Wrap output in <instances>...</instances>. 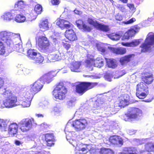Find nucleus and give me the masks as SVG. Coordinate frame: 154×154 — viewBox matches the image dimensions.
Returning <instances> with one entry per match:
<instances>
[{"instance_id": "nucleus-1", "label": "nucleus", "mask_w": 154, "mask_h": 154, "mask_svg": "<svg viewBox=\"0 0 154 154\" xmlns=\"http://www.w3.org/2000/svg\"><path fill=\"white\" fill-rule=\"evenodd\" d=\"M67 89L62 82H59L52 91V94L56 99L63 100L66 97Z\"/></svg>"}, {"instance_id": "nucleus-2", "label": "nucleus", "mask_w": 154, "mask_h": 154, "mask_svg": "<svg viewBox=\"0 0 154 154\" xmlns=\"http://www.w3.org/2000/svg\"><path fill=\"white\" fill-rule=\"evenodd\" d=\"M98 82H81L75 86V92L82 95L88 90L93 88L98 85Z\"/></svg>"}, {"instance_id": "nucleus-3", "label": "nucleus", "mask_w": 154, "mask_h": 154, "mask_svg": "<svg viewBox=\"0 0 154 154\" xmlns=\"http://www.w3.org/2000/svg\"><path fill=\"white\" fill-rule=\"evenodd\" d=\"M154 44V33L152 32H149L147 35L144 42L142 43L140 46L141 48V52L145 53L151 49V46Z\"/></svg>"}, {"instance_id": "nucleus-4", "label": "nucleus", "mask_w": 154, "mask_h": 154, "mask_svg": "<svg viewBox=\"0 0 154 154\" xmlns=\"http://www.w3.org/2000/svg\"><path fill=\"white\" fill-rule=\"evenodd\" d=\"M36 45L41 51L47 50L50 46V42L45 36H39L35 38Z\"/></svg>"}, {"instance_id": "nucleus-5", "label": "nucleus", "mask_w": 154, "mask_h": 154, "mask_svg": "<svg viewBox=\"0 0 154 154\" xmlns=\"http://www.w3.org/2000/svg\"><path fill=\"white\" fill-rule=\"evenodd\" d=\"M148 88L146 84L143 82H140L137 85L136 94L140 99H143L149 93Z\"/></svg>"}, {"instance_id": "nucleus-6", "label": "nucleus", "mask_w": 154, "mask_h": 154, "mask_svg": "<svg viewBox=\"0 0 154 154\" xmlns=\"http://www.w3.org/2000/svg\"><path fill=\"white\" fill-rule=\"evenodd\" d=\"M34 122V120L32 118L22 119L19 123L20 130L23 132H27L32 129Z\"/></svg>"}, {"instance_id": "nucleus-7", "label": "nucleus", "mask_w": 154, "mask_h": 154, "mask_svg": "<svg viewBox=\"0 0 154 154\" xmlns=\"http://www.w3.org/2000/svg\"><path fill=\"white\" fill-rule=\"evenodd\" d=\"M142 113V111L140 109L136 107L132 108L130 112L124 116V120L126 121L129 122L136 120Z\"/></svg>"}, {"instance_id": "nucleus-8", "label": "nucleus", "mask_w": 154, "mask_h": 154, "mask_svg": "<svg viewBox=\"0 0 154 154\" xmlns=\"http://www.w3.org/2000/svg\"><path fill=\"white\" fill-rule=\"evenodd\" d=\"M13 33L6 31H3L0 32V38L1 41L3 44L6 45L10 47L13 44L11 38L13 35Z\"/></svg>"}, {"instance_id": "nucleus-9", "label": "nucleus", "mask_w": 154, "mask_h": 154, "mask_svg": "<svg viewBox=\"0 0 154 154\" xmlns=\"http://www.w3.org/2000/svg\"><path fill=\"white\" fill-rule=\"evenodd\" d=\"M86 120L84 118L76 119L72 122V126L79 130L84 129L87 125Z\"/></svg>"}, {"instance_id": "nucleus-10", "label": "nucleus", "mask_w": 154, "mask_h": 154, "mask_svg": "<svg viewBox=\"0 0 154 154\" xmlns=\"http://www.w3.org/2000/svg\"><path fill=\"white\" fill-rule=\"evenodd\" d=\"M141 75V79L146 84H149L153 82V75L150 71H145L142 72Z\"/></svg>"}, {"instance_id": "nucleus-11", "label": "nucleus", "mask_w": 154, "mask_h": 154, "mask_svg": "<svg viewBox=\"0 0 154 154\" xmlns=\"http://www.w3.org/2000/svg\"><path fill=\"white\" fill-rule=\"evenodd\" d=\"M43 136L47 146H52L54 145L56 139L53 133H47L44 134Z\"/></svg>"}, {"instance_id": "nucleus-12", "label": "nucleus", "mask_w": 154, "mask_h": 154, "mask_svg": "<svg viewBox=\"0 0 154 154\" xmlns=\"http://www.w3.org/2000/svg\"><path fill=\"white\" fill-rule=\"evenodd\" d=\"M43 82L40 79H38L32 84L30 85L31 88L36 94L39 92L43 88Z\"/></svg>"}, {"instance_id": "nucleus-13", "label": "nucleus", "mask_w": 154, "mask_h": 154, "mask_svg": "<svg viewBox=\"0 0 154 154\" xmlns=\"http://www.w3.org/2000/svg\"><path fill=\"white\" fill-rule=\"evenodd\" d=\"M17 101L16 97H13L12 98L6 99L4 101L3 104L6 108H11L15 106Z\"/></svg>"}, {"instance_id": "nucleus-14", "label": "nucleus", "mask_w": 154, "mask_h": 154, "mask_svg": "<svg viewBox=\"0 0 154 154\" xmlns=\"http://www.w3.org/2000/svg\"><path fill=\"white\" fill-rule=\"evenodd\" d=\"M77 26L80 29H82L84 31L90 32L92 29L90 26L84 23L83 21L81 20H79L76 21Z\"/></svg>"}, {"instance_id": "nucleus-15", "label": "nucleus", "mask_w": 154, "mask_h": 154, "mask_svg": "<svg viewBox=\"0 0 154 154\" xmlns=\"http://www.w3.org/2000/svg\"><path fill=\"white\" fill-rule=\"evenodd\" d=\"M135 57L134 54H129L120 58L119 61L122 65L127 64L133 60Z\"/></svg>"}, {"instance_id": "nucleus-16", "label": "nucleus", "mask_w": 154, "mask_h": 154, "mask_svg": "<svg viewBox=\"0 0 154 154\" xmlns=\"http://www.w3.org/2000/svg\"><path fill=\"white\" fill-rule=\"evenodd\" d=\"M65 37L70 41H73L77 40V37L73 30L72 29L66 31L65 34Z\"/></svg>"}, {"instance_id": "nucleus-17", "label": "nucleus", "mask_w": 154, "mask_h": 154, "mask_svg": "<svg viewBox=\"0 0 154 154\" xmlns=\"http://www.w3.org/2000/svg\"><path fill=\"white\" fill-rule=\"evenodd\" d=\"M18 125L15 123L11 124L9 126L8 132L9 134L14 136V135L18 133Z\"/></svg>"}, {"instance_id": "nucleus-18", "label": "nucleus", "mask_w": 154, "mask_h": 154, "mask_svg": "<svg viewBox=\"0 0 154 154\" xmlns=\"http://www.w3.org/2000/svg\"><path fill=\"white\" fill-rule=\"evenodd\" d=\"M56 25L62 29L70 27V23L64 19H59L56 22Z\"/></svg>"}, {"instance_id": "nucleus-19", "label": "nucleus", "mask_w": 154, "mask_h": 154, "mask_svg": "<svg viewBox=\"0 0 154 154\" xmlns=\"http://www.w3.org/2000/svg\"><path fill=\"white\" fill-rule=\"evenodd\" d=\"M108 48L111 52L116 54L122 55L125 54L126 52V50L125 48H116L108 47Z\"/></svg>"}, {"instance_id": "nucleus-20", "label": "nucleus", "mask_w": 154, "mask_h": 154, "mask_svg": "<svg viewBox=\"0 0 154 154\" xmlns=\"http://www.w3.org/2000/svg\"><path fill=\"white\" fill-rule=\"evenodd\" d=\"M109 142L112 144H122L123 141L122 139L119 138V137L116 135L110 136L109 139Z\"/></svg>"}, {"instance_id": "nucleus-21", "label": "nucleus", "mask_w": 154, "mask_h": 154, "mask_svg": "<svg viewBox=\"0 0 154 154\" xmlns=\"http://www.w3.org/2000/svg\"><path fill=\"white\" fill-rule=\"evenodd\" d=\"M0 94L5 99L12 98L13 97H16L12 94L11 91L5 88H1V90H0Z\"/></svg>"}, {"instance_id": "nucleus-22", "label": "nucleus", "mask_w": 154, "mask_h": 154, "mask_svg": "<svg viewBox=\"0 0 154 154\" xmlns=\"http://www.w3.org/2000/svg\"><path fill=\"white\" fill-rule=\"evenodd\" d=\"M119 154H137V150L135 148L133 147H125Z\"/></svg>"}, {"instance_id": "nucleus-23", "label": "nucleus", "mask_w": 154, "mask_h": 154, "mask_svg": "<svg viewBox=\"0 0 154 154\" xmlns=\"http://www.w3.org/2000/svg\"><path fill=\"white\" fill-rule=\"evenodd\" d=\"M81 65V63L79 61H75L71 63L69 68L73 72H79V68Z\"/></svg>"}, {"instance_id": "nucleus-24", "label": "nucleus", "mask_w": 154, "mask_h": 154, "mask_svg": "<svg viewBox=\"0 0 154 154\" xmlns=\"http://www.w3.org/2000/svg\"><path fill=\"white\" fill-rule=\"evenodd\" d=\"M140 43V39H135L130 42L126 43L123 42L122 44L124 46L129 47H136Z\"/></svg>"}, {"instance_id": "nucleus-25", "label": "nucleus", "mask_w": 154, "mask_h": 154, "mask_svg": "<svg viewBox=\"0 0 154 154\" xmlns=\"http://www.w3.org/2000/svg\"><path fill=\"white\" fill-rule=\"evenodd\" d=\"M87 59L85 60V64L86 67H91L92 66H94V57L93 56L88 54Z\"/></svg>"}, {"instance_id": "nucleus-26", "label": "nucleus", "mask_w": 154, "mask_h": 154, "mask_svg": "<svg viewBox=\"0 0 154 154\" xmlns=\"http://www.w3.org/2000/svg\"><path fill=\"white\" fill-rule=\"evenodd\" d=\"M49 23L48 19H45L42 20L39 24V26L40 29L44 31L48 30L49 28Z\"/></svg>"}, {"instance_id": "nucleus-27", "label": "nucleus", "mask_w": 154, "mask_h": 154, "mask_svg": "<svg viewBox=\"0 0 154 154\" xmlns=\"http://www.w3.org/2000/svg\"><path fill=\"white\" fill-rule=\"evenodd\" d=\"M106 61V65L109 68L115 69L117 66V64L116 60L113 59L105 58Z\"/></svg>"}, {"instance_id": "nucleus-28", "label": "nucleus", "mask_w": 154, "mask_h": 154, "mask_svg": "<svg viewBox=\"0 0 154 154\" xmlns=\"http://www.w3.org/2000/svg\"><path fill=\"white\" fill-rule=\"evenodd\" d=\"M103 59L100 57H97L95 59H94V66L100 68L103 66Z\"/></svg>"}, {"instance_id": "nucleus-29", "label": "nucleus", "mask_w": 154, "mask_h": 154, "mask_svg": "<svg viewBox=\"0 0 154 154\" xmlns=\"http://www.w3.org/2000/svg\"><path fill=\"white\" fill-rule=\"evenodd\" d=\"M36 94L30 88L29 90L23 93V97L28 99L30 100H32L34 95Z\"/></svg>"}, {"instance_id": "nucleus-30", "label": "nucleus", "mask_w": 154, "mask_h": 154, "mask_svg": "<svg viewBox=\"0 0 154 154\" xmlns=\"http://www.w3.org/2000/svg\"><path fill=\"white\" fill-rule=\"evenodd\" d=\"M100 154H114V151L110 149L102 147L99 151Z\"/></svg>"}, {"instance_id": "nucleus-31", "label": "nucleus", "mask_w": 154, "mask_h": 154, "mask_svg": "<svg viewBox=\"0 0 154 154\" xmlns=\"http://www.w3.org/2000/svg\"><path fill=\"white\" fill-rule=\"evenodd\" d=\"M31 100L23 97L22 100L20 101L21 104L24 107H29L30 105Z\"/></svg>"}, {"instance_id": "nucleus-32", "label": "nucleus", "mask_w": 154, "mask_h": 154, "mask_svg": "<svg viewBox=\"0 0 154 154\" xmlns=\"http://www.w3.org/2000/svg\"><path fill=\"white\" fill-rule=\"evenodd\" d=\"M96 28L104 32H108L109 31V28L108 26L105 25L98 23Z\"/></svg>"}, {"instance_id": "nucleus-33", "label": "nucleus", "mask_w": 154, "mask_h": 154, "mask_svg": "<svg viewBox=\"0 0 154 154\" xmlns=\"http://www.w3.org/2000/svg\"><path fill=\"white\" fill-rule=\"evenodd\" d=\"M108 37L113 40H118L121 37L120 34L112 33L107 35Z\"/></svg>"}, {"instance_id": "nucleus-34", "label": "nucleus", "mask_w": 154, "mask_h": 154, "mask_svg": "<svg viewBox=\"0 0 154 154\" xmlns=\"http://www.w3.org/2000/svg\"><path fill=\"white\" fill-rule=\"evenodd\" d=\"M26 18L25 16L23 14H17L15 17V21L17 23H20L24 22Z\"/></svg>"}, {"instance_id": "nucleus-35", "label": "nucleus", "mask_w": 154, "mask_h": 154, "mask_svg": "<svg viewBox=\"0 0 154 154\" xmlns=\"http://www.w3.org/2000/svg\"><path fill=\"white\" fill-rule=\"evenodd\" d=\"M135 34L136 33L132 28H131L125 33L124 35V38L125 39H128L129 38L134 36Z\"/></svg>"}, {"instance_id": "nucleus-36", "label": "nucleus", "mask_w": 154, "mask_h": 154, "mask_svg": "<svg viewBox=\"0 0 154 154\" xmlns=\"http://www.w3.org/2000/svg\"><path fill=\"white\" fill-rule=\"evenodd\" d=\"M34 60H35L36 64H40L42 63L44 60V58L41 54L38 53Z\"/></svg>"}, {"instance_id": "nucleus-37", "label": "nucleus", "mask_w": 154, "mask_h": 154, "mask_svg": "<svg viewBox=\"0 0 154 154\" xmlns=\"http://www.w3.org/2000/svg\"><path fill=\"white\" fill-rule=\"evenodd\" d=\"M53 76L50 73H47L43 75L42 77V79L44 81L48 82H49L52 80Z\"/></svg>"}, {"instance_id": "nucleus-38", "label": "nucleus", "mask_w": 154, "mask_h": 154, "mask_svg": "<svg viewBox=\"0 0 154 154\" xmlns=\"http://www.w3.org/2000/svg\"><path fill=\"white\" fill-rule=\"evenodd\" d=\"M27 54L28 57L30 59L33 60L35 59L38 53L35 52L33 50L29 49L27 51Z\"/></svg>"}, {"instance_id": "nucleus-39", "label": "nucleus", "mask_w": 154, "mask_h": 154, "mask_svg": "<svg viewBox=\"0 0 154 154\" xmlns=\"http://www.w3.org/2000/svg\"><path fill=\"white\" fill-rule=\"evenodd\" d=\"M25 5L24 2L23 0H20L18 1L15 4L14 7L15 8H17L18 9H20L24 8Z\"/></svg>"}, {"instance_id": "nucleus-40", "label": "nucleus", "mask_w": 154, "mask_h": 154, "mask_svg": "<svg viewBox=\"0 0 154 154\" xmlns=\"http://www.w3.org/2000/svg\"><path fill=\"white\" fill-rule=\"evenodd\" d=\"M146 149L148 152L154 151V143H146L145 146Z\"/></svg>"}, {"instance_id": "nucleus-41", "label": "nucleus", "mask_w": 154, "mask_h": 154, "mask_svg": "<svg viewBox=\"0 0 154 154\" xmlns=\"http://www.w3.org/2000/svg\"><path fill=\"white\" fill-rule=\"evenodd\" d=\"M88 23L90 25H93L96 28L98 22L96 20H94L93 19L91 18H88L87 20Z\"/></svg>"}, {"instance_id": "nucleus-42", "label": "nucleus", "mask_w": 154, "mask_h": 154, "mask_svg": "<svg viewBox=\"0 0 154 154\" xmlns=\"http://www.w3.org/2000/svg\"><path fill=\"white\" fill-rule=\"evenodd\" d=\"M13 14L10 12H7L4 15V18L5 20L10 21L13 19Z\"/></svg>"}, {"instance_id": "nucleus-43", "label": "nucleus", "mask_w": 154, "mask_h": 154, "mask_svg": "<svg viewBox=\"0 0 154 154\" xmlns=\"http://www.w3.org/2000/svg\"><path fill=\"white\" fill-rule=\"evenodd\" d=\"M34 10L37 14H40L42 11V6L39 4L36 5L34 8Z\"/></svg>"}, {"instance_id": "nucleus-44", "label": "nucleus", "mask_w": 154, "mask_h": 154, "mask_svg": "<svg viewBox=\"0 0 154 154\" xmlns=\"http://www.w3.org/2000/svg\"><path fill=\"white\" fill-rule=\"evenodd\" d=\"M127 100L125 99H121L119 103V106L121 107H124L127 105Z\"/></svg>"}, {"instance_id": "nucleus-45", "label": "nucleus", "mask_w": 154, "mask_h": 154, "mask_svg": "<svg viewBox=\"0 0 154 154\" xmlns=\"http://www.w3.org/2000/svg\"><path fill=\"white\" fill-rule=\"evenodd\" d=\"M5 47L3 43L0 42V55H3L5 54Z\"/></svg>"}, {"instance_id": "nucleus-46", "label": "nucleus", "mask_w": 154, "mask_h": 154, "mask_svg": "<svg viewBox=\"0 0 154 154\" xmlns=\"http://www.w3.org/2000/svg\"><path fill=\"white\" fill-rule=\"evenodd\" d=\"M136 20V19L135 18H132L128 20L123 22V23L125 24H129L132 23Z\"/></svg>"}, {"instance_id": "nucleus-47", "label": "nucleus", "mask_w": 154, "mask_h": 154, "mask_svg": "<svg viewBox=\"0 0 154 154\" xmlns=\"http://www.w3.org/2000/svg\"><path fill=\"white\" fill-rule=\"evenodd\" d=\"M131 28L136 34L138 32L140 29V27L138 26V25L134 26Z\"/></svg>"}, {"instance_id": "nucleus-48", "label": "nucleus", "mask_w": 154, "mask_h": 154, "mask_svg": "<svg viewBox=\"0 0 154 154\" xmlns=\"http://www.w3.org/2000/svg\"><path fill=\"white\" fill-rule=\"evenodd\" d=\"M97 47L98 50L99 51H101L103 53H104L106 51V49L104 47L99 45H97Z\"/></svg>"}, {"instance_id": "nucleus-49", "label": "nucleus", "mask_w": 154, "mask_h": 154, "mask_svg": "<svg viewBox=\"0 0 154 154\" xmlns=\"http://www.w3.org/2000/svg\"><path fill=\"white\" fill-rule=\"evenodd\" d=\"M49 125L45 123H42L41 125V128L43 130H47L49 128Z\"/></svg>"}, {"instance_id": "nucleus-50", "label": "nucleus", "mask_w": 154, "mask_h": 154, "mask_svg": "<svg viewBox=\"0 0 154 154\" xmlns=\"http://www.w3.org/2000/svg\"><path fill=\"white\" fill-rule=\"evenodd\" d=\"M63 45L64 48L67 50H69L71 48V45L69 43L63 42Z\"/></svg>"}, {"instance_id": "nucleus-51", "label": "nucleus", "mask_w": 154, "mask_h": 154, "mask_svg": "<svg viewBox=\"0 0 154 154\" xmlns=\"http://www.w3.org/2000/svg\"><path fill=\"white\" fill-rule=\"evenodd\" d=\"M116 20L118 21H121L123 19V17L121 14H117L115 16Z\"/></svg>"}, {"instance_id": "nucleus-52", "label": "nucleus", "mask_w": 154, "mask_h": 154, "mask_svg": "<svg viewBox=\"0 0 154 154\" xmlns=\"http://www.w3.org/2000/svg\"><path fill=\"white\" fill-rule=\"evenodd\" d=\"M22 49L21 47L18 44H16L14 46V50L18 52H20Z\"/></svg>"}, {"instance_id": "nucleus-53", "label": "nucleus", "mask_w": 154, "mask_h": 154, "mask_svg": "<svg viewBox=\"0 0 154 154\" xmlns=\"http://www.w3.org/2000/svg\"><path fill=\"white\" fill-rule=\"evenodd\" d=\"M51 4L53 5H59L60 1L59 0H51Z\"/></svg>"}, {"instance_id": "nucleus-54", "label": "nucleus", "mask_w": 154, "mask_h": 154, "mask_svg": "<svg viewBox=\"0 0 154 154\" xmlns=\"http://www.w3.org/2000/svg\"><path fill=\"white\" fill-rule=\"evenodd\" d=\"M51 57L52 60L54 61H57L59 59V56L57 54L52 55Z\"/></svg>"}, {"instance_id": "nucleus-55", "label": "nucleus", "mask_w": 154, "mask_h": 154, "mask_svg": "<svg viewBox=\"0 0 154 154\" xmlns=\"http://www.w3.org/2000/svg\"><path fill=\"white\" fill-rule=\"evenodd\" d=\"M104 77L107 80L111 81L112 77L111 75L109 74H106L104 75Z\"/></svg>"}, {"instance_id": "nucleus-56", "label": "nucleus", "mask_w": 154, "mask_h": 154, "mask_svg": "<svg viewBox=\"0 0 154 154\" xmlns=\"http://www.w3.org/2000/svg\"><path fill=\"white\" fill-rule=\"evenodd\" d=\"M0 121L1 122H0V128L5 127L6 126V122L5 121H4L3 120H1L0 119Z\"/></svg>"}, {"instance_id": "nucleus-57", "label": "nucleus", "mask_w": 154, "mask_h": 154, "mask_svg": "<svg viewBox=\"0 0 154 154\" xmlns=\"http://www.w3.org/2000/svg\"><path fill=\"white\" fill-rule=\"evenodd\" d=\"M89 146V145H86V146L85 147L82 148L80 149L82 152L86 151V152H88V151H89L90 149L88 147V146Z\"/></svg>"}, {"instance_id": "nucleus-58", "label": "nucleus", "mask_w": 154, "mask_h": 154, "mask_svg": "<svg viewBox=\"0 0 154 154\" xmlns=\"http://www.w3.org/2000/svg\"><path fill=\"white\" fill-rule=\"evenodd\" d=\"M117 8L119 10L122 12L123 11L125 10L124 7L122 5H119L117 7Z\"/></svg>"}, {"instance_id": "nucleus-59", "label": "nucleus", "mask_w": 154, "mask_h": 154, "mask_svg": "<svg viewBox=\"0 0 154 154\" xmlns=\"http://www.w3.org/2000/svg\"><path fill=\"white\" fill-rule=\"evenodd\" d=\"M127 5L130 9L133 10L134 9V5L133 4L128 3Z\"/></svg>"}, {"instance_id": "nucleus-60", "label": "nucleus", "mask_w": 154, "mask_h": 154, "mask_svg": "<svg viewBox=\"0 0 154 154\" xmlns=\"http://www.w3.org/2000/svg\"><path fill=\"white\" fill-rule=\"evenodd\" d=\"M4 84V81L2 78L0 77V90L1 88H4L2 87Z\"/></svg>"}, {"instance_id": "nucleus-61", "label": "nucleus", "mask_w": 154, "mask_h": 154, "mask_svg": "<svg viewBox=\"0 0 154 154\" xmlns=\"http://www.w3.org/2000/svg\"><path fill=\"white\" fill-rule=\"evenodd\" d=\"M53 112H54L55 114H57L59 112V111L58 110V109L57 107H55L54 110H53Z\"/></svg>"}, {"instance_id": "nucleus-62", "label": "nucleus", "mask_w": 154, "mask_h": 154, "mask_svg": "<svg viewBox=\"0 0 154 154\" xmlns=\"http://www.w3.org/2000/svg\"><path fill=\"white\" fill-rule=\"evenodd\" d=\"M22 143L20 141L16 140L15 141V144L16 145L19 146Z\"/></svg>"}, {"instance_id": "nucleus-63", "label": "nucleus", "mask_w": 154, "mask_h": 154, "mask_svg": "<svg viewBox=\"0 0 154 154\" xmlns=\"http://www.w3.org/2000/svg\"><path fill=\"white\" fill-rule=\"evenodd\" d=\"M74 13L77 14H79L80 13V11L78 10H75L74 11Z\"/></svg>"}, {"instance_id": "nucleus-64", "label": "nucleus", "mask_w": 154, "mask_h": 154, "mask_svg": "<svg viewBox=\"0 0 154 154\" xmlns=\"http://www.w3.org/2000/svg\"><path fill=\"white\" fill-rule=\"evenodd\" d=\"M36 116L38 117H43L44 116L42 114H37L36 115Z\"/></svg>"}]
</instances>
